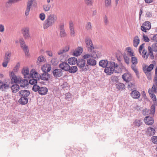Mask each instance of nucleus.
Wrapping results in <instances>:
<instances>
[{
  "label": "nucleus",
  "instance_id": "nucleus-1",
  "mask_svg": "<svg viewBox=\"0 0 157 157\" xmlns=\"http://www.w3.org/2000/svg\"><path fill=\"white\" fill-rule=\"evenodd\" d=\"M57 18L56 16L53 14L48 16L44 23V29H47L49 27L52 26L56 21Z\"/></svg>",
  "mask_w": 157,
  "mask_h": 157
},
{
  "label": "nucleus",
  "instance_id": "nucleus-2",
  "mask_svg": "<svg viewBox=\"0 0 157 157\" xmlns=\"http://www.w3.org/2000/svg\"><path fill=\"white\" fill-rule=\"evenodd\" d=\"M31 72L32 73L31 75L33 76V78H36V77H38L39 78V80L41 79L44 81H48L50 78V75L48 73H44L40 75L34 69H32Z\"/></svg>",
  "mask_w": 157,
  "mask_h": 157
},
{
  "label": "nucleus",
  "instance_id": "nucleus-3",
  "mask_svg": "<svg viewBox=\"0 0 157 157\" xmlns=\"http://www.w3.org/2000/svg\"><path fill=\"white\" fill-rule=\"evenodd\" d=\"M86 62V60L83 59H78L77 60V65L79 68L81 69L82 71H86L89 69L88 65H85Z\"/></svg>",
  "mask_w": 157,
  "mask_h": 157
},
{
  "label": "nucleus",
  "instance_id": "nucleus-4",
  "mask_svg": "<svg viewBox=\"0 0 157 157\" xmlns=\"http://www.w3.org/2000/svg\"><path fill=\"white\" fill-rule=\"evenodd\" d=\"M39 80V78L37 77L33 78H32L30 79L29 80V83L31 85H33L32 88V90L34 92L39 91L40 88V86L37 84Z\"/></svg>",
  "mask_w": 157,
  "mask_h": 157
},
{
  "label": "nucleus",
  "instance_id": "nucleus-5",
  "mask_svg": "<svg viewBox=\"0 0 157 157\" xmlns=\"http://www.w3.org/2000/svg\"><path fill=\"white\" fill-rule=\"evenodd\" d=\"M148 49L149 52V53L147 55V52L145 51L144 50H143V51L142 54L143 57L144 58H145V56H146V59H147V58L149 55L151 59H154V57L153 55V51L152 50L150 46H148Z\"/></svg>",
  "mask_w": 157,
  "mask_h": 157
},
{
  "label": "nucleus",
  "instance_id": "nucleus-6",
  "mask_svg": "<svg viewBox=\"0 0 157 157\" xmlns=\"http://www.w3.org/2000/svg\"><path fill=\"white\" fill-rule=\"evenodd\" d=\"M11 53L10 52H7L6 53L3 62L2 63V65L4 67H6L8 63L10 62Z\"/></svg>",
  "mask_w": 157,
  "mask_h": 157
},
{
  "label": "nucleus",
  "instance_id": "nucleus-7",
  "mask_svg": "<svg viewBox=\"0 0 157 157\" xmlns=\"http://www.w3.org/2000/svg\"><path fill=\"white\" fill-rule=\"evenodd\" d=\"M59 37L61 38L65 37L67 36L64 28V23H60L59 26Z\"/></svg>",
  "mask_w": 157,
  "mask_h": 157
},
{
  "label": "nucleus",
  "instance_id": "nucleus-8",
  "mask_svg": "<svg viewBox=\"0 0 157 157\" xmlns=\"http://www.w3.org/2000/svg\"><path fill=\"white\" fill-rule=\"evenodd\" d=\"M22 74L24 76V78H28L29 79L32 78L33 76L31 75L32 73L31 71H30V74L29 73V71L28 68H23L21 71Z\"/></svg>",
  "mask_w": 157,
  "mask_h": 157
},
{
  "label": "nucleus",
  "instance_id": "nucleus-9",
  "mask_svg": "<svg viewBox=\"0 0 157 157\" xmlns=\"http://www.w3.org/2000/svg\"><path fill=\"white\" fill-rule=\"evenodd\" d=\"M151 24L149 21H146L143 24V26H141V30L144 32H146L147 30H149L151 28Z\"/></svg>",
  "mask_w": 157,
  "mask_h": 157
},
{
  "label": "nucleus",
  "instance_id": "nucleus-10",
  "mask_svg": "<svg viewBox=\"0 0 157 157\" xmlns=\"http://www.w3.org/2000/svg\"><path fill=\"white\" fill-rule=\"evenodd\" d=\"M52 74L54 77L57 78L63 75V71L61 69H56L52 71Z\"/></svg>",
  "mask_w": 157,
  "mask_h": 157
},
{
  "label": "nucleus",
  "instance_id": "nucleus-11",
  "mask_svg": "<svg viewBox=\"0 0 157 157\" xmlns=\"http://www.w3.org/2000/svg\"><path fill=\"white\" fill-rule=\"evenodd\" d=\"M22 33L25 39H29L30 37L29 34V28L27 27L24 28L22 29Z\"/></svg>",
  "mask_w": 157,
  "mask_h": 157
},
{
  "label": "nucleus",
  "instance_id": "nucleus-12",
  "mask_svg": "<svg viewBox=\"0 0 157 157\" xmlns=\"http://www.w3.org/2000/svg\"><path fill=\"white\" fill-rule=\"evenodd\" d=\"M19 42L21 48H22L25 52V55H27L28 53L29 50L28 47L25 44V42L23 39H21L19 40Z\"/></svg>",
  "mask_w": 157,
  "mask_h": 157
},
{
  "label": "nucleus",
  "instance_id": "nucleus-13",
  "mask_svg": "<svg viewBox=\"0 0 157 157\" xmlns=\"http://www.w3.org/2000/svg\"><path fill=\"white\" fill-rule=\"evenodd\" d=\"M10 76L11 79V82H13L15 84L19 83L20 80L21 79V77L17 78L13 72L11 73Z\"/></svg>",
  "mask_w": 157,
  "mask_h": 157
},
{
  "label": "nucleus",
  "instance_id": "nucleus-14",
  "mask_svg": "<svg viewBox=\"0 0 157 157\" xmlns=\"http://www.w3.org/2000/svg\"><path fill=\"white\" fill-rule=\"evenodd\" d=\"M19 95L21 97L27 98L30 95V92L28 90H21L18 92Z\"/></svg>",
  "mask_w": 157,
  "mask_h": 157
},
{
  "label": "nucleus",
  "instance_id": "nucleus-15",
  "mask_svg": "<svg viewBox=\"0 0 157 157\" xmlns=\"http://www.w3.org/2000/svg\"><path fill=\"white\" fill-rule=\"evenodd\" d=\"M28 80L27 79H23L21 77V79L20 80L18 84L20 85L21 87L22 88H25L27 86L29 85Z\"/></svg>",
  "mask_w": 157,
  "mask_h": 157
},
{
  "label": "nucleus",
  "instance_id": "nucleus-16",
  "mask_svg": "<svg viewBox=\"0 0 157 157\" xmlns=\"http://www.w3.org/2000/svg\"><path fill=\"white\" fill-rule=\"evenodd\" d=\"M85 42L86 45L89 48L90 50L92 51L94 49L91 40L89 38H86L85 39Z\"/></svg>",
  "mask_w": 157,
  "mask_h": 157
},
{
  "label": "nucleus",
  "instance_id": "nucleus-17",
  "mask_svg": "<svg viewBox=\"0 0 157 157\" xmlns=\"http://www.w3.org/2000/svg\"><path fill=\"white\" fill-rule=\"evenodd\" d=\"M144 121L146 124L148 125H152L154 122L153 118L149 116L145 117Z\"/></svg>",
  "mask_w": 157,
  "mask_h": 157
},
{
  "label": "nucleus",
  "instance_id": "nucleus-18",
  "mask_svg": "<svg viewBox=\"0 0 157 157\" xmlns=\"http://www.w3.org/2000/svg\"><path fill=\"white\" fill-rule=\"evenodd\" d=\"M148 93L151 98L154 102L153 105L157 106V100L155 95L152 93V91L150 89L148 90Z\"/></svg>",
  "mask_w": 157,
  "mask_h": 157
},
{
  "label": "nucleus",
  "instance_id": "nucleus-19",
  "mask_svg": "<svg viewBox=\"0 0 157 157\" xmlns=\"http://www.w3.org/2000/svg\"><path fill=\"white\" fill-rule=\"evenodd\" d=\"M41 68L43 72L47 73L49 72L51 69V66L49 64H44Z\"/></svg>",
  "mask_w": 157,
  "mask_h": 157
},
{
  "label": "nucleus",
  "instance_id": "nucleus-20",
  "mask_svg": "<svg viewBox=\"0 0 157 157\" xmlns=\"http://www.w3.org/2000/svg\"><path fill=\"white\" fill-rule=\"evenodd\" d=\"M33 0H29L28 2L27 7L25 13V15L26 16H27L29 14L31 7L33 4Z\"/></svg>",
  "mask_w": 157,
  "mask_h": 157
},
{
  "label": "nucleus",
  "instance_id": "nucleus-21",
  "mask_svg": "<svg viewBox=\"0 0 157 157\" xmlns=\"http://www.w3.org/2000/svg\"><path fill=\"white\" fill-rule=\"evenodd\" d=\"M122 78L125 82H129L131 81L132 76L129 73H124L122 75Z\"/></svg>",
  "mask_w": 157,
  "mask_h": 157
},
{
  "label": "nucleus",
  "instance_id": "nucleus-22",
  "mask_svg": "<svg viewBox=\"0 0 157 157\" xmlns=\"http://www.w3.org/2000/svg\"><path fill=\"white\" fill-rule=\"evenodd\" d=\"M131 96L134 98L138 99L140 96V93L136 90L132 91L130 93Z\"/></svg>",
  "mask_w": 157,
  "mask_h": 157
},
{
  "label": "nucleus",
  "instance_id": "nucleus-23",
  "mask_svg": "<svg viewBox=\"0 0 157 157\" xmlns=\"http://www.w3.org/2000/svg\"><path fill=\"white\" fill-rule=\"evenodd\" d=\"M114 69L111 66H107L104 70V72L108 75H111L113 73Z\"/></svg>",
  "mask_w": 157,
  "mask_h": 157
},
{
  "label": "nucleus",
  "instance_id": "nucleus-24",
  "mask_svg": "<svg viewBox=\"0 0 157 157\" xmlns=\"http://www.w3.org/2000/svg\"><path fill=\"white\" fill-rule=\"evenodd\" d=\"M90 52H91V53L92 55L91 57L94 58H98L100 57L101 56L100 52L97 51L96 50L94 51L93 50L91 51L90 50Z\"/></svg>",
  "mask_w": 157,
  "mask_h": 157
},
{
  "label": "nucleus",
  "instance_id": "nucleus-25",
  "mask_svg": "<svg viewBox=\"0 0 157 157\" xmlns=\"http://www.w3.org/2000/svg\"><path fill=\"white\" fill-rule=\"evenodd\" d=\"M59 66L62 70H64L65 71H67L68 68L69 67V65L67 63L63 62L59 64Z\"/></svg>",
  "mask_w": 157,
  "mask_h": 157
},
{
  "label": "nucleus",
  "instance_id": "nucleus-26",
  "mask_svg": "<svg viewBox=\"0 0 157 157\" xmlns=\"http://www.w3.org/2000/svg\"><path fill=\"white\" fill-rule=\"evenodd\" d=\"M108 61L106 59L101 60L99 62V65L103 67L106 68L108 66H109Z\"/></svg>",
  "mask_w": 157,
  "mask_h": 157
},
{
  "label": "nucleus",
  "instance_id": "nucleus-27",
  "mask_svg": "<svg viewBox=\"0 0 157 157\" xmlns=\"http://www.w3.org/2000/svg\"><path fill=\"white\" fill-rule=\"evenodd\" d=\"M48 91L47 88L46 87H40L38 91L39 93L42 95H44L47 94Z\"/></svg>",
  "mask_w": 157,
  "mask_h": 157
},
{
  "label": "nucleus",
  "instance_id": "nucleus-28",
  "mask_svg": "<svg viewBox=\"0 0 157 157\" xmlns=\"http://www.w3.org/2000/svg\"><path fill=\"white\" fill-rule=\"evenodd\" d=\"M67 71L71 73H74L78 71V68L76 66H70L69 65Z\"/></svg>",
  "mask_w": 157,
  "mask_h": 157
},
{
  "label": "nucleus",
  "instance_id": "nucleus-29",
  "mask_svg": "<svg viewBox=\"0 0 157 157\" xmlns=\"http://www.w3.org/2000/svg\"><path fill=\"white\" fill-rule=\"evenodd\" d=\"M154 65L152 64H150L149 66L147 67L145 66L143 68V70L145 73L147 72H150L153 69Z\"/></svg>",
  "mask_w": 157,
  "mask_h": 157
},
{
  "label": "nucleus",
  "instance_id": "nucleus-30",
  "mask_svg": "<svg viewBox=\"0 0 157 157\" xmlns=\"http://www.w3.org/2000/svg\"><path fill=\"white\" fill-rule=\"evenodd\" d=\"M77 59L75 57L69 58L68 59V63L70 65H73L76 64L77 62Z\"/></svg>",
  "mask_w": 157,
  "mask_h": 157
},
{
  "label": "nucleus",
  "instance_id": "nucleus-31",
  "mask_svg": "<svg viewBox=\"0 0 157 157\" xmlns=\"http://www.w3.org/2000/svg\"><path fill=\"white\" fill-rule=\"evenodd\" d=\"M28 99L27 98L21 97L18 100V102L20 104L25 105L28 102Z\"/></svg>",
  "mask_w": 157,
  "mask_h": 157
},
{
  "label": "nucleus",
  "instance_id": "nucleus-32",
  "mask_svg": "<svg viewBox=\"0 0 157 157\" xmlns=\"http://www.w3.org/2000/svg\"><path fill=\"white\" fill-rule=\"evenodd\" d=\"M82 52V48L81 47H78L77 49L74 51L73 54L74 56H79Z\"/></svg>",
  "mask_w": 157,
  "mask_h": 157
},
{
  "label": "nucleus",
  "instance_id": "nucleus-33",
  "mask_svg": "<svg viewBox=\"0 0 157 157\" xmlns=\"http://www.w3.org/2000/svg\"><path fill=\"white\" fill-rule=\"evenodd\" d=\"M12 91L13 93L17 92L19 90V86L17 84H13L11 87Z\"/></svg>",
  "mask_w": 157,
  "mask_h": 157
},
{
  "label": "nucleus",
  "instance_id": "nucleus-34",
  "mask_svg": "<svg viewBox=\"0 0 157 157\" xmlns=\"http://www.w3.org/2000/svg\"><path fill=\"white\" fill-rule=\"evenodd\" d=\"M140 40L138 36H136L134 38L133 45L134 47H136L140 43Z\"/></svg>",
  "mask_w": 157,
  "mask_h": 157
},
{
  "label": "nucleus",
  "instance_id": "nucleus-35",
  "mask_svg": "<svg viewBox=\"0 0 157 157\" xmlns=\"http://www.w3.org/2000/svg\"><path fill=\"white\" fill-rule=\"evenodd\" d=\"M9 87V85L8 84H6L0 80V89H2L4 90L8 89Z\"/></svg>",
  "mask_w": 157,
  "mask_h": 157
},
{
  "label": "nucleus",
  "instance_id": "nucleus-36",
  "mask_svg": "<svg viewBox=\"0 0 157 157\" xmlns=\"http://www.w3.org/2000/svg\"><path fill=\"white\" fill-rule=\"evenodd\" d=\"M44 57L43 56H39L36 60V64L40 66L41 63L43 62L45 60Z\"/></svg>",
  "mask_w": 157,
  "mask_h": 157
},
{
  "label": "nucleus",
  "instance_id": "nucleus-37",
  "mask_svg": "<svg viewBox=\"0 0 157 157\" xmlns=\"http://www.w3.org/2000/svg\"><path fill=\"white\" fill-rule=\"evenodd\" d=\"M96 61L93 59H90L87 61V64L89 65L94 66L96 64Z\"/></svg>",
  "mask_w": 157,
  "mask_h": 157
},
{
  "label": "nucleus",
  "instance_id": "nucleus-38",
  "mask_svg": "<svg viewBox=\"0 0 157 157\" xmlns=\"http://www.w3.org/2000/svg\"><path fill=\"white\" fill-rule=\"evenodd\" d=\"M116 86L119 90H122L125 88V85L122 83H119L116 84Z\"/></svg>",
  "mask_w": 157,
  "mask_h": 157
},
{
  "label": "nucleus",
  "instance_id": "nucleus-39",
  "mask_svg": "<svg viewBox=\"0 0 157 157\" xmlns=\"http://www.w3.org/2000/svg\"><path fill=\"white\" fill-rule=\"evenodd\" d=\"M147 130L148 131L149 135L150 136H152L154 135L155 132V129L153 128L149 127L147 128Z\"/></svg>",
  "mask_w": 157,
  "mask_h": 157
},
{
  "label": "nucleus",
  "instance_id": "nucleus-40",
  "mask_svg": "<svg viewBox=\"0 0 157 157\" xmlns=\"http://www.w3.org/2000/svg\"><path fill=\"white\" fill-rule=\"evenodd\" d=\"M135 82L133 81L132 82H129L128 84V87L130 88L131 90H132L133 89H135Z\"/></svg>",
  "mask_w": 157,
  "mask_h": 157
},
{
  "label": "nucleus",
  "instance_id": "nucleus-41",
  "mask_svg": "<svg viewBox=\"0 0 157 157\" xmlns=\"http://www.w3.org/2000/svg\"><path fill=\"white\" fill-rule=\"evenodd\" d=\"M85 28L87 31L91 30L92 29V26L91 23L90 22H87L86 23Z\"/></svg>",
  "mask_w": 157,
  "mask_h": 157
},
{
  "label": "nucleus",
  "instance_id": "nucleus-42",
  "mask_svg": "<svg viewBox=\"0 0 157 157\" xmlns=\"http://www.w3.org/2000/svg\"><path fill=\"white\" fill-rule=\"evenodd\" d=\"M125 63L128 65L129 63V58L128 57V55L125 53L123 55Z\"/></svg>",
  "mask_w": 157,
  "mask_h": 157
},
{
  "label": "nucleus",
  "instance_id": "nucleus-43",
  "mask_svg": "<svg viewBox=\"0 0 157 157\" xmlns=\"http://www.w3.org/2000/svg\"><path fill=\"white\" fill-rule=\"evenodd\" d=\"M151 113V111L146 108L143 109L142 111V113L143 115L144 116L148 115L149 114H150Z\"/></svg>",
  "mask_w": 157,
  "mask_h": 157
},
{
  "label": "nucleus",
  "instance_id": "nucleus-44",
  "mask_svg": "<svg viewBox=\"0 0 157 157\" xmlns=\"http://www.w3.org/2000/svg\"><path fill=\"white\" fill-rule=\"evenodd\" d=\"M142 122L140 120L136 119L134 122V124L136 126L139 127L142 124Z\"/></svg>",
  "mask_w": 157,
  "mask_h": 157
},
{
  "label": "nucleus",
  "instance_id": "nucleus-45",
  "mask_svg": "<svg viewBox=\"0 0 157 157\" xmlns=\"http://www.w3.org/2000/svg\"><path fill=\"white\" fill-rule=\"evenodd\" d=\"M13 4V3L12 0H9L6 3V7L7 8L10 7Z\"/></svg>",
  "mask_w": 157,
  "mask_h": 157
},
{
  "label": "nucleus",
  "instance_id": "nucleus-46",
  "mask_svg": "<svg viewBox=\"0 0 157 157\" xmlns=\"http://www.w3.org/2000/svg\"><path fill=\"white\" fill-rule=\"evenodd\" d=\"M105 6L106 7H109L111 5V0H104Z\"/></svg>",
  "mask_w": 157,
  "mask_h": 157
},
{
  "label": "nucleus",
  "instance_id": "nucleus-47",
  "mask_svg": "<svg viewBox=\"0 0 157 157\" xmlns=\"http://www.w3.org/2000/svg\"><path fill=\"white\" fill-rule=\"evenodd\" d=\"M51 6L49 4H46L43 6V8L45 11H48L49 10Z\"/></svg>",
  "mask_w": 157,
  "mask_h": 157
},
{
  "label": "nucleus",
  "instance_id": "nucleus-48",
  "mask_svg": "<svg viewBox=\"0 0 157 157\" xmlns=\"http://www.w3.org/2000/svg\"><path fill=\"white\" fill-rule=\"evenodd\" d=\"M131 58V62L133 64L136 65V64L137 63V58L136 57L132 56Z\"/></svg>",
  "mask_w": 157,
  "mask_h": 157
},
{
  "label": "nucleus",
  "instance_id": "nucleus-49",
  "mask_svg": "<svg viewBox=\"0 0 157 157\" xmlns=\"http://www.w3.org/2000/svg\"><path fill=\"white\" fill-rule=\"evenodd\" d=\"M20 63L19 62H18L16 66L14 67L13 69V71L15 72H17L20 67Z\"/></svg>",
  "mask_w": 157,
  "mask_h": 157
},
{
  "label": "nucleus",
  "instance_id": "nucleus-50",
  "mask_svg": "<svg viewBox=\"0 0 157 157\" xmlns=\"http://www.w3.org/2000/svg\"><path fill=\"white\" fill-rule=\"evenodd\" d=\"M126 50H127V52L129 53V55L131 56H134V53L132 52L131 49L130 47H127L126 48Z\"/></svg>",
  "mask_w": 157,
  "mask_h": 157
},
{
  "label": "nucleus",
  "instance_id": "nucleus-51",
  "mask_svg": "<svg viewBox=\"0 0 157 157\" xmlns=\"http://www.w3.org/2000/svg\"><path fill=\"white\" fill-rule=\"evenodd\" d=\"M151 48L152 51L155 52H157V43H154L152 45Z\"/></svg>",
  "mask_w": 157,
  "mask_h": 157
},
{
  "label": "nucleus",
  "instance_id": "nucleus-52",
  "mask_svg": "<svg viewBox=\"0 0 157 157\" xmlns=\"http://www.w3.org/2000/svg\"><path fill=\"white\" fill-rule=\"evenodd\" d=\"M151 140L154 144H157V136H152L151 138Z\"/></svg>",
  "mask_w": 157,
  "mask_h": 157
},
{
  "label": "nucleus",
  "instance_id": "nucleus-53",
  "mask_svg": "<svg viewBox=\"0 0 157 157\" xmlns=\"http://www.w3.org/2000/svg\"><path fill=\"white\" fill-rule=\"evenodd\" d=\"M67 50L66 51H65V49H63L60 50L59 51V52H58V55H61V54H63V53H65V52H67L69 50V49H68V48H67Z\"/></svg>",
  "mask_w": 157,
  "mask_h": 157
},
{
  "label": "nucleus",
  "instance_id": "nucleus-54",
  "mask_svg": "<svg viewBox=\"0 0 157 157\" xmlns=\"http://www.w3.org/2000/svg\"><path fill=\"white\" fill-rule=\"evenodd\" d=\"M111 80L113 82H117L118 81V79L117 77V76H112L111 78Z\"/></svg>",
  "mask_w": 157,
  "mask_h": 157
},
{
  "label": "nucleus",
  "instance_id": "nucleus-55",
  "mask_svg": "<svg viewBox=\"0 0 157 157\" xmlns=\"http://www.w3.org/2000/svg\"><path fill=\"white\" fill-rule=\"evenodd\" d=\"M85 3L88 5L92 6L93 2L92 0H84Z\"/></svg>",
  "mask_w": 157,
  "mask_h": 157
},
{
  "label": "nucleus",
  "instance_id": "nucleus-56",
  "mask_svg": "<svg viewBox=\"0 0 157 157\" xmlns=\"http://www.w3.org/2000/svg\"><path fill=\"white\" fill-rule=\"evenodd\" d=\"M131 68L132 70L134 71L136 73V75H139V73L138 71V69L135 66H132Z\"/></svg>",
  "mask_w": 157,
  "mask_h": 157
},
{
  "label": "nucleus",
  "instance_id": "nucleus-57",
  "mask_svg": "<svg viewBox=\"0 0 157 157\" xmlns=\"http://www.w3.org/2000/svg\"><path fill=\"white\" fill-rule=\"evenodd\" d=\"M39 17L41 20L44 21L45 19V16L44 13H42L40 14Z\"/></svg>",
  "mask_w": 157,
  "mask_h": 157
},
{
  "label": "nucleus",
  "instance_id": "nucleus-58",
  "mask_svg": "<svg viewBox=\"0 0 157 157\" xmlns=\"http://www.w3.org/2000/svg\"><path fill=\"white\" fill-rule=\"evenodd\" d=\"M151 109L150 110L151 111V113H152L153 114L155 112V106L153 104L151 107Z\"/></svg>",
  "mask_w": 157,
  "mask_h": 157
},
{
  "label": "nucleus",
  "instance_id": "nucleus-59",
  "mask_svg": "<svg viewBox=\"0 0 157 157\" xmlns=\"http://www.w3.org/2000/svg\"><path fill=\"white\" fill-rule=\"evenodd\" d=\"M104 22L105 25H107L109 24L108 18L106 15H105L104 17Z\"/></svg>",
  "mask_w": 157,
  "mask_h": 157
},
{
  "label": "nucleus",
  "instance_id": "nucleus-60",
  "mask_svg": "<svg viewBox=\"0 0 157 157\" xmlns=\"http://www.w3.org/2000/svg\"><path fill=\"white\" fill-rule=\"evenodd\" d=\"M92 55L91 53L86 54L83 56V58L84 59L88 58L89 57H91Z\"/></svg>",
  "mask_w": 157,
  "mask_h": 157
},
{
  "label": "nucleus",
  "instance_id": "nucleus-61",
  "mask_svg": "<svg viewBox=\"0 0 157 157\" xmlns=\"http://www.w3.org/2000/svg\"><path fill=\"white\" fill-rule=\"evenodd\" d=\"M157 88H156L155 86V84H153V86L151 88V89H150V90H151L152 91V93H153V91L155 93H156L157 92Z\"/></svg>",
  "mask_w": 157,
  "mask_h": 157
},
{
  "label": "nucleus",
  "instance_id": "nucleus-62",
  "mask_svg": "<svg viewBox=\"0 0 157 157\" xmlns=\"http://www.w3.org/2000/svg\"><path fill=\"white\" fill-rule=\"evenodd\" d=\"M145 73L147 76V78L148 80H151V73L149 72H147L146 73Z\"/></svg>",
  "mask_w": 157,
  "mask_h": 157
},
{
  "label": "nucleus",
  "instance_id": "nucleus-63",
  "mask_svg": "<svg viewBox=\"0 0 157 157\" xmlns=\"http://www.w3.org/2000/svg\"><path fill=\"white\" fill-rule=\"evenodd\" d=\"M143 37L144 41L145 42H148L149 41V39L148 37L147 36H145L144 34L143 35Z\"/></svg>",
  "mask_w": 157,
  "mask_h": 157
},
{
  "label": "nucleus",
  "instance_id": "nucleus-64",
  "mask_svg": "<svg viewBox=\"0 0 157 157\" xmlns=\"http://www.w3.org/2000/svg\"><path fill=\"white\" fill-rule=\"evenodd\" d=\"M151 39L155 42H157V34L154 35Z\"/></svg>",
  "mask_w": 157,
  "mask_h": 157
}]
</instances>
